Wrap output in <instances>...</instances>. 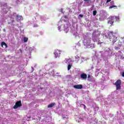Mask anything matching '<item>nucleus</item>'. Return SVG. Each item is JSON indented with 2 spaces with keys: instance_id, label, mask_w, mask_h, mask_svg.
I'll return each mask as SVG.
<instances>
[{
  "instance_id": "f8f14e48",
  "label": "nucleus",
  "mask_w": 124,
  "mask_h": 124,
  "mask_svg": "<svg viewBox=\"0 0 124 124\" xmlns=\"http://www.w3.org/2000/svg\"><path fill=\"white\" fill-rule=\"evenodd\" d=\"M114 7H115L116 9H117V8H118V7L116 5L110 6L109 8V9H111V8H114Z\"/></svg>"
},
{
  "instance_id": "0eeeda50",
  "label": "nucleus",
  "mask_w": 124,
  "mask_h": 124,
  "mask_svg": "<svg viewBox=\"0 0 124 124\" xmlns=\"http://www.w3.org/2000/svg\"><path fill=\"white\" fill-rule=\"evenodd\" d=\"M112 20H113L114 21L115 20V21L116 22H120V17L118 16H112Z\"/></svg>"
},
{
  "instance_id": "20e7f679",
  "label": "nucleus",
  "mask_w": 124,
  "mask_h": 124,
  "mask_svg": "<svg viewBox=\"0 0 124 124\" xmlns=\"http://www.w3.org/2000/svg\"><path fill=\"white\" fill-rule=\"evenodd\" d=\"M56 58H60L61 57V52L60 50H56L54 53Z\"/></svg>"
},
{
  "instance_id": "9b49d317",
  "label": "nucleus",
  "mask_w": 124,
  "mask_h": 124,
  "mask_svg": "<svg viewBox=\"0 0 124 124\" xmlns=\"http://www.w3.org/2000/svg\"><path fill=\"white\" fill-rule=\"evenodd\" d=\"M3 46H5V48H7V45L4 42L1 43V46L3 47Z\"/></svg>"
},
{
  "instance_id": "6ab92c4d",
  "label": "nucleus",
  "mask_w": 124,
  "mask_h": 124,
  "mask_svg": "<svg viewBox=\"0 0 124 124\" xmlns=\"http://www.w3.org/2000/svg\"><path fill=\"white\" fill-rule=\"evenodd\" d=\"M15 1H16V3H18L19 2H20L19 0H15Z\"/></svg>"
},
{
  "instance_id": "f03ea898",
  "label": "nucleus",
  "mask_w": 124,
  "mask_h": 124,
  "mask_svg": "<svg viewBox=\"0 0 124 124\" xmlns=\"http://www.w3.org/2000/svg\"><path fill=\"white\" fill-rule=\"evenodd\" d=\"M121 84H122V81H121L120 79H118L116 81L115 83V85L116 86L117 91H118V90H121Z\"/></svg>"
},
{
  "instance_id": "f257e3e1",
  "label": "nucleus",
  "mask_w": 124,
  "mask_h": 124,
  "mask_svg": "<svg viewBox=\"0 0 124 124\" xmlns=\"http://www.w3.org/2000/svg\"><path fill=\"white\" fill-rule=\"evenodd\" d=\"M108 38L112 44H115V43L118 41V37L116 36V33H114L113 31L108 32Z\"/></svg>"
},
{
  "instance_id": "1a4fd4ad",
  "label": "nucleus",
  "mask_w": 124,
  "mask_h": 124,
  "mask_svg": "<svg viewBox=\"0 0 124 124\" xmlns=\"http://www.w3.org/2000/svg\"><path fill=\"white\" fill-rule=\"evenodd\" d=\"M87 74H82L80 75V78H81L82 79H87Z\"/></svg>"
},
{
  "instance_id": "4468645a",
  "label": "nucleus",
  "mask_w": 124,
  "mask_h": 124,
  "mask_svg": "<svg viewBox=\"0 0 124 124\" xmlns=\"http://www.w3.org/2000/svg\"><path fill=\"white\" fill-rule=\"evenodd\" d=\"M16 17L17 18V19H18V20H21V19H22V18H23V17H22V16H18V15H16Z\"/></svg>"
},
{
  "instance_id": "a211bd4d",
  "label": "nucleus",
  "mask_w": 124,
  "mask_h": 124,
  "mask_svg": "<svg viewBox=\"0 0 124 124\" xmlns=\"http://www.w3.org/2000/svg\"><path fill=\"white\" fill-rule=\"evenodd\" d=\"M34 28H37V27H38V25L36 24H34V26H33Z\"/></svg>"
},
{
  "instance_id": "39448f33",
  "label": "nucleus",
  "mask_w": 124,
  "mask_h": 124,
  "mask_svg": "<svg viewBox=\"0 0 124 124\" xmlns=\"http://www.w3.org/2000/svg\"><path fill=\"white\" fill-rule=\"evenodd\" d=\"M74 88L75 89H77V90H81L83 89V85L82 84H77L74 85Z\"/></svg>"
},
{
  "instance_id": "c85d7f7f",
  "label": "nucleus",
  "mask_w": 124,
  "mask_h": 124,
  "mask_svg": "<svg viewBox=\"0 0 124 124\" xmlns=\"http://www.w3.org/2000/svg\"><path fill=\"white\" fill-rule=\"evenodd\" d=\"M20 52H22V50L20 49Z\"/></svg>"
},
{
  "instance_id": "dca6fc26",
  "label": "nucleus",
  "mask_w": 124,
  "mask_h": 124,
  "mask_svg": "<svg viewBox=\"0 0 124 124\" xmlns=\"http://www.w3.org/2000/svg\"><path fill=\"white\" fill-rule=\"evenodd\" d=\"M96 13H97V12L96 11H93V16H95V15H96Z\"/></svg>"
},
{
  "instance_id": "bb28decb",
  "label": "nucleus",
  "mask_w": 124,
  "mask_h": 124,
  "mask_svg": "<svg viewBox=\"0 0 124 124\" xmlns=\"http://www.w3.org/2000/svg\"><path fill=\"white\" fill-rule=\"evenodd\" d=\"M69 60H71V59H68V61H69Z\"/></svg>"
},
{
  "instance_id": "5701e85b",
  "label": "nucleus",
  "mask_w": 124,
  "mask_h": 124,
  "mask_svg": "<svg viewBox=\"0 0 124 124\" xmlns=\"http://www.w3.org/2000/svg\"><path fill=\"white\" fill-rule=\"evenodd\" d=\"M90 0H84V1H89Z\"/></svg>"
},
{
  "instance_id": "2eb2a0df",
  "label": "nucleus",
  "mask_w": 124,
  "mask_h": 124,
  "mask_svg": "<svg viewBox=\"0 0 124 124\" xmlns=\"http://www.w3.org/2000/svg\"><path fill=\"white\" fill-rule=\"evenodd\" d=\"M72 67V65L71 64H69L68 65V70H70V69Z\"/></svg>"
},
{
  "instance_id": "a878e982",
  "label": "nucleus",
  "mask_w": 124,
  "mask_h": 124,
  "mask_svg": "<svg viewBox=\"0 0 124 124\" xmlns=\"http://www.w3.org/2000/svg\"><path fill=\"white\" fill-rule=\"evenodd\" d=\"M59 28H62V26H59Z\"/></svg>"
},
{
  "instance_id": "393cba45",
  "label": "nucleus",
  "mask_w": 124,
  "mask_h": 124,
  "mask_svg": "<svg viewBox=\"0 0 124 124\" xmlns=\"http://www.w3.org/2000/svg\"><path fill=\"white\" fill-rule=\"evenodd\" d=\"M64 18H66V16H64Z\"/></svg>"
},
{
  "instance_id": "7ed1b4c3",
  "label": "nucleus",
  "mask_w": 124,
  "mask_h": 124,
  "mask_svg": "<svg viewBox=\"0 0 124 124\" xmlns=\"http://www.w3.org/2000/svg\"><path fill=\"white\" fill-rule=\"evenodd\" d=\"M22 106V102L21 100L18 101L16 103L15 105L13 107L14 109H17L18 107Z\"/></svg>"
},
{
  "instance_id": "f3484780",
  "label": "nucleus",
  "mask_w": 124,
  "mask_h": 124,
  "mask_svg": "<svg viewBox=\"0 0 124 124\" xmlns=\"http://www.w3.org/2000/svg\"><path fill=\"white\" fill-rule=\"evenodd\" d=\"M81 106H83V108L84 109H85L86 108V105L83 104H81L80 105V107H81Z\"/></svg>"
},
{
  "instance_id": "6e6552de",
  "label": "nucleus",
  "mask_w": 124,
  "mask_h": 124,
  "mask_svg": "<svg viewBox=\"0 0 124 124\" xmlns=\"http://www.w3.org/2000/svg\"><path fill=\"white\" fill-rule=\"evenodd\" d=\"M114 19H113L112 16H111L110 19L108 21V24H109L111 27H112V26H113V24H114Z\"/></svg>"
},
{
  "instance_id": "4be33fe9",
  "label": "nucleus",
  "mask_w": 124,
  "mask_h": 124,
  "mask_svg": "<svg viewBox=\"0 0 124 124\" xmlns=\"http://www.w3.org/2000/svg\"><path fill=\"white\" fill-rule=\"evenodd\" d=\"M122 76L123 77H124V72L122 73Z\"/></svg>"
},
{
  "instance_id": "423d86ee",
  "label": "nucleus",
  "mask_w": 124,
  "mask_h": 124,
  "mask_svg": "<svg viewBox=\"0 0 124 124\" xmlns=\"http://www.w3.org/2000/svg\"><path fill=\"white\" fill-rule=\"evenodd\" d=\"M119 46H122V44L124 43V37H121L119 40Z\"/></svg>"
},
{
  "instance_id": "412c9836",
  "label": "nucleus",
  "mask_w": 124,
  "mask_h": 124,
  "mask_svg": "<svg viewBox=\"0 0 124 124\" xmlns=\"http://www.w3.org/2000/svg\"><path fill=\"white\" fill-rule=\"evenodd\" d=\"M111 0H107L106 3H108V2H110Z\"/></svg>"
},
{
  "instance_id": "ddd939ff",
  "label": "nucleus",
  "mask_w": 124,
  "mask_h": 124,
  "mask_svg": "<svg viewBox=\"0 0 124 124\" xmlns=\"http://www.w3.org/2000/svg\"><path fill=\"white\" fill-rule=\"evenodd\" d=\"M29 40V38H27V37H24L23 38V41L24 42H28V41Z\"/></svg>"
},
{
  "instance_id": "aec40b11",
  "label": "nucleus",
  "mask_w": 124,
  "mask_h": 124,
  "mask_svg": "<svg viewBox=\"0 0 124 124\" xmlns=\"http://www.w3.org/2000/svg\"><path fill=\"white\" fill-rule=\"evenodd\" d=\"M79 17H81V18H83V17H84L83 15H79Z\"/></svg>"
},
{
  "instance_id": "9d476101",
  "label": "nucleus",
  "mask_w": 124,
  "mask_h": 124,
  "mask_svg": "<svg viewBox=\"0 0 124 124\" xmlns=\"http://www.w3.org/2000/svg\"><path fill=\"white\" fill-rule=\"evenodd\" d=\"M54 105H56V103H52L47 106V108H52V107H54Z\"/></svg>"
},
{
  "instance_id": "cd10ccee",
  "label": "nucleus",
  "mask_w": 124,
  "mask_h": 124,
  "mask_svg": "<svg viewBox=\"0 0 124 124\" xmlns=\"http://www.w3.org/2000/svg\"><path fill=\"white\" fill-rule=\"evenodd\" d=\"M111 2H112L113 3H114V1H111Z\"/></svg>"
},
{
  "instance_id": "b1692460",
  "label": "nucleus",
  "mask_w": 124,
  "mask_h": 124,
  "mask_svg": "<svg viewBox=\"0 0 124 124\" xmlns=\"http://www.w3.org/2000/svg\"><path fill=\"white\" fill-rule=\"evenodd\" d=\"M90 77H91V76L88 75V78H90Z\"/></svg>"
}]
</instances>
